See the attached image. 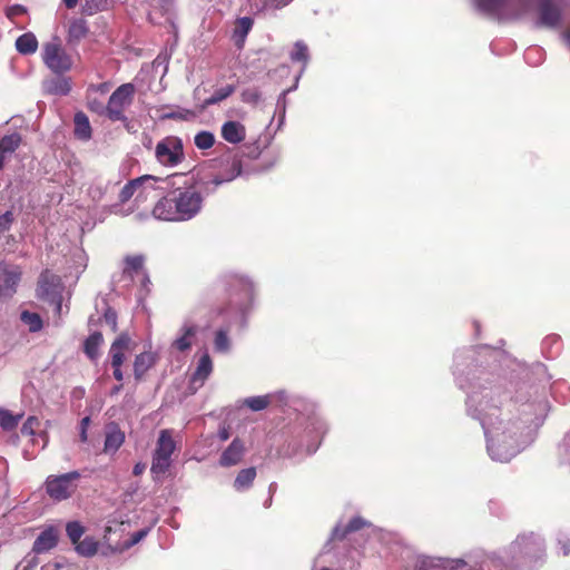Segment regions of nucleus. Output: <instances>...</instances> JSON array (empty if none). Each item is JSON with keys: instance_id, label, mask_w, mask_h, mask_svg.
<instances>
[{"instance_id": "1", "label": "nucleus", "mask_w": 570, "mask_h": 570, "mask_svg": "<svg viewBox=\"0 0 570 570\" xmlns=\"http://www.w3.org/2000/svg\"><path fill=\"white\" fill-rule=\"evenodd\" d=\"M160 180L166 184L169 193L154 206L153 215L156 218L184 222L194 218L200 212L204 199L193 176L175 173Z\"/></svg>"}, {"instance_id": "2", "label": "nucleus", "mask_w": 570, "mask_h": 570, "mask_svg": "<svg viewBox=\"0 0 570 570\" xmlns=\"http://www.w3.org/2000/svg\"><path fill=\"white\" fill-rule=\"evenodd\" d=\"M176 449L171 430H161L153 454L150 471L155 475L165 474L171 464V454Z\"/></svg>"}, {"instance_id": "3", "label": "nucleus", "mask_w": 570, "mask_h": 570, "mask_svg": "<svg viewBox=\"0 0 570 570\" xmlns=\"http://www.w3.org/2000/svg\"><path fill=\"white\" fill-rule=\"evenodd\" d=\"M80 476L78 471L61 475H49L45 482L46 492L55 501L67 500L76 492L77 481Z\"/></svg>"}, {"instance_id": "4", "label": "nucleus", "mask_w": 570, "mask_h": 570, "mask_svg": "<svg viewBox=\"0 0 570 570\" xmlns=\"http://www.w3.org/2000/svg\"><path fill=\"white\" fill-rule=\"evenodd\" d=\"M157 161L165 167H175L185 160L183 140L177 136H166L155 147Z\"/></svg>"}, {"instance_id": "5", "label": "nucleus", "mask_w": 570, "mask_h": 570, "mask_svg": "<svg viewBox=\"0 0 570 570\" xmlns=\"http://www.w3.org/2000/svg\"><path fill=\"white\" fill-rule=\"evenodd\" d=\"M45 65L56 75H62L71 69L72 60L61 46L59 39L46 42L42 48Z\"/></svg>"}, {"instance_id": "6", "label": "nucleus", "mask_w": 570, "mask_h": 570, "mask_svg": "<svg viewBox=\"0 0 570 570\" xmlns=\"http://www.w3.org/2000/svg\"><path fill=\"white\" fill-rule=\"evenodd\" d=\"M136 88L132 83L120 85L109 97L108 119L111 121H125V109L129 107L135 97Z\"/></svg>"}, {"instance_id": "7", "label": "nucleus", "mask_w": 570, "mask_h": 570, "mask_svg": "<svg viewBox=\"0 0 570 570\" xmlns=\"http://www.w3.org/2000/svg\"><path fill=\"white\" fill-rule=\"evenodd\" d=\"M21 275L22 272L19 266L0 263V299L13 296Z\"/></svg>"}, {"instance_id": "8", "label": "nucleus", "mask_w": 570, "mask_h": 570, "mask_svg": "<svg viewBox=\"0 0 570 570\" xmlns=\"http://www.w3.org/2000/svg\"><path fill=\"white\" fill-rule=\"evenodd\" d=\"M135 345V342L127 332L120 333L109 348L111 366H122L126 361V354L131 352Z\"/></svg>"}, {"instance_id": "9", "label": "nucleus", "mask_w": 570, "mask_h": 570, "mask_svg": "<svg viewBox=\"0 0 570 570\" xmlns=\"http://www.w3.org/2000/svg\"><path fill=\"white\" fill-rule=\"evenodd\" d=\"M538 12V27L556 28L561 21L560 8L551 0H541Z\"/></svg>"}, {"instance_id": "10", "label": "nucleus", "mask_w": 570, "mask_h": 570, "mask_svg": "<svg viewBox=\"0 0 570 570\" xmlns=\"http://www.w3.org/2000/svg\"><path fill=\"white\" fill-rule=\"evenodd\" d=\"M513 548L528 557H537L543 551V542L534 534L519 535Z\"/></svg>"}, {"instance_id": "11", "label": "nucleus", "mask_w": 570, "mask_h": 570, "mask_svg": "<svg viewBox=\"0 0 570 570\" xmlns=\"http://www.w3.org/2000/svg\"><path fill=\"white\" fill-rule=\"evenodd\" d=\"M244 454V442L240 439L236 438L222 453L219 458V464L224 468L236 465L243 460Z\"/></svg>"}, {"instance_id": "12", "label": "nucleus", "mask_w": 570, "mask_h": 570, "mask_svg": "<svg viewBox=\"0 0 570 570\" xmlns=\"http://www.w3.org/2000/svg\"><path fill=\"white\" fill-rule=\"evenodd\" d=\"M220 135L227 142L236 145L245 139L246 128L238 121L229 120L222 126Z\"/></svg>"}, {"instance_id": "13", "label": "nucleus", "mask_w": 570, "mask_h": 570, "mask_svg": "<svg viewBox=\"0 0 570 570\" xmlns=\"http://www.w3.org/2000/svg\"><path fill=\"white\" fill-rule=\"evenodd\" d=\"M157 355L153 352H142L136 355L134 361V375L136 381H141L145 374L156 364Z\"/></svg>"}, {"instance_id": "14", "label": "nucleus", "mask_w": 570, "mask_h": 570, "mask_svg": "<svg viewBox=\"0 0 570 570\" xmlns=\"http://www.w3.org/2000/svg\"><path fill=\"white\" fill-rule=\"evenodd\" d=\"M249 293L248 284L239 277H230L224 287V294L230 298H235L236 303L245 298Z\"/></svg>"}, {"instance_id": "15", "label": "nucleus", "mask_w": 570, "mask_h": 570, "mask_svg": "<svg viewBox=\"0 0 570 570\" xmlns=\"http://www.w3.org/2000/svg\"><path fill=\"white\" fill-rule=\"evenodd\" d=\"M253 26L254 20L250 17H242L235 20L232 38L238 49L244 47L247 35Z\"/></svg>"}, {"instance_id": "16", "label": "nucleus", "mask_w": 570, "mask_h": 570, "mask_svg": "<svg viewBox=\"0 0 570 570\" xmlns=\"http://www.w3.org/2000/svg\"><path fill=\"white\" fill-rule=\"evenodd\" d=\"M58 543V534L53 528L42 531L33 542L32 551L42 553L51 550Z\"/></svg>"}, {"instance_id": "17", "label": "nucleus", "mask_w": 570, "mask_h": 570, "mask_svg": "<svg viewBox=\"0 0 570 570\" xmlns=\"http://www.w3.org/2000/svg\"><path fill=\"white\" fill-rule=\"evenodd\" d=\"M147 180H160L159 177H155L151 175H144L138 178L129 180L120 190L118 195V199L121 204L127 203L135 194L138 187H140Z\"/></svg>"}, {"instance_id": "18", "label": "nucleus", "mask_w": 570, "mask_h": 570, "mask_svg": "<svg viewBox=\"0 0 570 570\" xmlns=\"http://www.w3.org/2000/svg\"><path fill=\"white\" fill-rule=\"evenodd\" d=\"M104 344V335L101 332L91 333L83 342V353L87 357L95 362L98 360L100 353L99 348Z\"/></svg>"}, {"instance_id": "19", "label": "nucleus", "mask_w": 570, "mask_h": 570, "mask_svg": "<svg viewBox=\"0 0 570 570\" xmlns=\"http://www.w3.org/2000/svg\"><path fill=\"white\" fill-rule=\"evenodd\" d=\"M125 442V434L116 425L106 433L104 452L115 453Z\"/></svg>"}, {"instance_id": "20", "label": "nucleus", "mask_w": 570, "mask_h": 570, "mask_svg": "<svg viewBox=\"0 0 570 570\" xmlns=\"http://www.w3.org/2000/svg\"><path fill=\"white\" fill-rule=\"evenodd\" d=\"M43 88L47 94L66 96L71 90V85L67 78H52L43 82Z\"/></svg>"}, {"instance_id": "21", "label": "nucleus", "mask_w": 570, "mask_h": 570, "mask_svg": "<svg viewBox=\"0 0 570 570\" xmlns=\"http://www.w3.org/2000/svg\"><path fill=\"white\" fill-rule=\"evenodd\" d=\"M145 257L142 255H128L125 257V267L122 273L125 276L134 279V277L144 272Z\"/></svg>"}, {"instance_id": "22", "label": "nucleus", "mask_w": 570, "mask_h": 570, "mask_svg": "<svg viewBox=\"0 0 570 570\" xmlns=\"http://www.w3.org/2000/svg\"><path fill=\"white\" fill-rule=\"evenodd\" d=\"M75 122V136L81 140H88L91 138V126L88 117L85 112L78 111L73 118Z\"/></svg>"}, {"instance_id": "23", "label": "nucleus", "mask_w": 570, "mask_h": 570, "mask_svg": "<svg viewBox=\"0 0 570 570\" xmlns=\"http://www.w3.org/2000/svg\"><path fill=\"white\" fill-rule=\"evenodd\" d=\"M89 32V28L87 26V21L85 19H73L70 21L68 29V41L69 42H79L83 39Z\"/></svg>"}, {"instance_id": "24", "label": "nucleus", "mask_w": 570, "mask_h": 570, "mask_svg": "<svg viewBox=\"0 0 570 570\" xmlns=\"http://www.w3.org/2000/svg\"><path fill=\"white\" fill-rule=\"evenodd\" d=\"M16 48L22 55L35 53L38 49V40L32 32H26L16 40Z\"/></svg>"}, {"instance_id": "25", "label": "nucleus", "mask_w": 570, "mask_h": 570, "mask_svg": "<svg viewBox=\"0 0 570 570\" xmlns=\"http://www.w3.org/2000/svg\"><path fill=\"white\" fill-rule=\"evenodd\" d=\"M256 475V468L254 466L240 470L234 480L235 490L243 491L249 489Z\"/></svg>"}, {"instance_id": "26", "label": "nucleus", "mask_w": 570, "mask_h": 570, "mask_svg": "<svg viewBox=\"0 0 570 570\" xmlns=\"http://www.w3.org/2000/svg\"><path fill=\"white\" fill-rule=\"evenodd\" d=\"M20 321L28 326L29 332L37 333L43 327V321L38 313L30 311H22L20 313Z\"/></svg>"}, {"instance_id": "27", "label": "nucleus", "mask_w": 570, "mask_h": 570, "mask_svg": "<svg viewBox=\"0 0 570 570\" xmlns=\"http://www.w3.org/2000/svg\"><path fill=\"white\" fill-rule=\"evenodd\" d=\"M87 109L98 116H106L108 118V104L104 99L96 97L95 94L87 91Z\"/></svg>"}, {"instance_id": "28", "label": "nucleus", "mask_w": 570, "mask_h": 570, "mask_svg": "<svg viewBox=\"0 0 570 570\" xmlns=\"http://www.w3.org/2000/svg\"><path fill=\"white\" fill-rule=\"evenodd\" d=\"M21 140V136L18 132L3 136L0 139V151L6 156L14 153L19 148Z\"/></svg>"}, {"instance_id": "29", "label": "nucleus", "mask_w": 570, "mask_h": 570, "mask_svg": "<svg viewBox=\"0 0 570 570\" xmlns=\"http://www.w3.org/2000/svg\"><path fill=\"white\" fill-rule=\"evenodd\" d=\"M213 363L208 354H204L198 362L197 368L193 375L194 381H205L212 373Z\"/></svg>"}, {"instance_id": "30", "label": "nucleus", "mask_w": 570, "mask_h": 570, "mask_svg": "<svg viewBox=\"0 0 570 570\" xmlns=\"http://www.w3.org/2000/svg\"><path fill=\"white\" fill-rule=\"evenodd\" d=\"M183 332H184L183 335L180 337L176 338L173 343V346L180 352H184L191 346L190 338L196 335V327L195 326H185L183 328Z\"/></svg>"}, {"instance_id": "31", "label": "nucleus", "mask_w": 570, "mask_h": 570, "mask_svg": "<svg viewBox=\"0 0 570 570\" xmlns=\"http://www.w3.org/2000/svg\"><path fill=\"white\" fill-rule=\"evenodd\" d=\"M235 91V87L233 85H227L223 88L217 89L209 98H207L204 101V108L216 105L226 98H228L230 95H233Z\"/></svg>"}, {"instance_id": "32", "label": "nucleus", "mask_w": 570, "mask_h": 570, "mask_svg": "<svg viewBox=\"0 0 570 570\" xmlns=\"http://www.w3.org/2000/svg\"><path fill=\"white\" fill-rule=\"evenodd\" d=\"M272 402L269 395L252 396L244 400V405L254 412L265 410Z\"/></svg>"}, {"instance_id": "33", "label": "nucleus", "mask_w": 570, "mask_h": 570, "mask_svg": "<svg viewBox=\"0 0 570 570\" xmlns=\"http://www.w3.org/2000/svg\"><path fill=\"white\" fill-rule=\"evenodd\" d=\"M365 527H370V522L361 517H354L348 521V523L342 530V533L337 534V537L340 539H345L350 533L360 531Z\"/></svg>"}, {"instance_id": "34", "label": "nucleus", "mask_w": 570, "mask_h": 570, "mask_svg": "<svg viewBox=\"0 0 570 570\" xmlns=\"http://www.w3.org/2000/svg\"><path fill=\"white\" fill-rule=\"evenodd\" d=\"M507 1L508 0H475L478 8L488 14L498 13Z\"/></svg>"}, {"instance_id": "35", "label": "nucleus", "mask_w": 570, "mask_h": 570, "mask_svg": "<svg viewBox=\"0 0 570 570\" xmlns=\"http://www.w3.org/2000/svg\"><path fill=\"white\" fill-rule=\"evenodd\" d=\"M98 550L97 542L91 538H85L76 543V551L83 557H92Z\"/></svg>"}, {"instance_id": "36", "label": "nucleus", "mask_w": 570, "mask_h": 570, "mask_svg": "<svg viewBox=\"0 0 570 570\" xmlns=\"http://www.w3.org/2000/svg\"><path fill=\"white\" fill-rule=\"evenodd\" d=\"M291 60L294 62H302L303 65L307 63L308 48L304 42H302V41L295 42L294 49L291 52Z\"/></svg>"}, {"instance_id": "37", "label": "nucleus", "mask_w": 570, "mask_h": 570, "mask_svg": "<svg viewBox=\"0 0 570 570\" xmlns=\"http://www.w3.org/2000/svg\"><path fill=\"white\" fill-rule=\"evenodd\" d=\"M21 419V415L14 416L8 410L0 409V426L6 431L13 430Z\"/></svg>"}, {"instance_id": "38", "label": "nucleus", "mask_w": 570, "mask_h": 570, "mask_svg": "<svg viewBox=\"0 0 570 570\" xmlns=\"http://www.w3.org/2000/svg\"><path fill=\"white\" fill-rule=\"evenodd\" d=\"M67 535L69 537L70 541L76 544L78 541H80L85 528L78 522V521H71L68 522L66 525Z\"/></svg>"}, {"instance_id": "39", "label": "nucleus", "mask_w": 570, "mask_h": 570, "mask_svg": "<svg viewBox=\"0 0 570 570\" xmlns=\"http://www.w3.org/2000/svg\"><path fill=\"white\" fill-rule=\"evenodd\" d=\"M194 141L198 149H209L215 144V137L209 131H200L195 136Z\"/></svg>"}, {"instance_id": "40", "label": "nucleus", "mask_w": 570, "mask_h": 570, "mask_svg": "<svg viewBox=\"0 0 570 570\" xmlns=\"http://www.w3.org/2000/svg\"><path fill=\"white\" fill-rule=\"evenodd\" d=\"M214 344L216 351L227 352L229 350V338L227 336V333L223 330L217 331Z\"/></svg>"}, {"instance_id": "41", "label": "nucleus", "mask_w": 570, "mask_h": 570, "mask_svg": "<svg viewBox=\"0 0 570 570\" xmlns=\"http://www.w3.org/2000/svg\"><path fill=\"white\" fill-rule=\"evenodd\" d=\"M242 101L249 105H257L262 98L261 92L255 88L245 89L242 95Z\"/></svg>"}, {"instance_id": "42", "label": "nucleus", "mask_w": 570, "mask_h": 570, "mask_svg": "<svg viewBox=\"0 0 570 570\" xmlns=\"http://www.w3.org/2000/svg\"><path fill=\"white\" fill-rule=\"evenodd\" d=\"M14 222V215L11 210H7L0 216V236L9 232Z\"/></svg>"}, {"instance_id": "43", "label": "nucleus", "mask_w": 570, "mask_h": 570, "mask_svg": "<svg viewBox=\"0 0 570 570\" xmlns=\"http://www.w3.org/2000/svg\"><path fill=\"white\" fill-rule=\"evenodd\" d=\"M147 533H148V529H141V530L132 533L131 538L124 543L122 549H129L132 546L137 544L147 535Z\"/></svg>"}, {"instance_id": "44", "label": "nucleus", "mask_w": 570, "mask_h": 570, "mask_svg": "<svg viewBox=\"0 0 570 570\" xmlns=\"http://www.w3.org/2000/svg\"><path fill=\"white\" fill-rule=\"evenodd\" d=\"M104 320L105 322L110 326L112 332H117V313L112 308H107L104 313Z\"/></svg>"}, {"instance_id": "45", "label": "nucleus", "mask_w": 570, "mask_h": 570, "mask_svg": "<svg viewBox=\"0 0 570 570\" xmlns=\"http://www.w3.org/2000/svg\"><path fill=\"white\" fill-rule=\"evenodd\" d=\"M47 285H48V272L42 273L39 278L38 289H37L38 297L43 298V297L48 296L49 289H48Z\"/></svg>"}, {"instance_id": "46", "label": "nucleus", "mask_w": 570, "mask_h": 570, "mask_svg": "<svg viewBox=\"0 0 570 570\" xmlns=\"http://www.w3.org/2000/svg\"><path fill=\"white\" fill-rule=\"evenodd\" d=\"M110 88H111V83L106 81V82H101L98 85H90L87 91L95 94V95L100 94L101 96H105L108 94Z\"/></svg>"}, {"instance_id": "47", "label": "nucleus", "mask_w": 570, "mask_h": 570, "mask_svg": "<svg viewBox=\"0 0 570 570\" xmlns=\"http://www.w3.org/2000/svg\"><path fill=\"white\" fill-rule=\"evenodd\" d=\"M193 112L189 110H183V111H173L165 114L163 116V119H173V120H186L188 116H191Z\"/></svg>"}, {"instance_id": "48", "label": "nucleus", "mask_w": 570, "mask_h": 570, "mask_svg": "<svg viewBox=\"0 0 570 570\" xmlns=\"http://www.w3.org/2000/svg\"><path fill=\"white\" fill-rule=\"evenodd\" d=\"M26 12L27 9L23 6L14 4L7 10V17L12 20L18 16L24 14Z\"/></svg>"}, {"instance_id": "49", "label": "nucleus", "mask_w": 570, "mask_h": 570, "mask_svg": "<svg viewBox=\"0 0 570 570\" xmlns=\"http://www.w3.org/2000/svg\"><path fill=\"white\" fill-rule=\"evenodd\" d=\"M38 421L36 417L31 416L29 417L21 428V433L23 435H31L33 434V425L37 424Z\"/></svg>"}, {"instance_id": "50", "label": "nucleus", "mask_w": 570, "mask_h": 570, "mask_svg": "<svg viewBox=\"0 0 570 570\" xmlns=\"http://www.w3.org/2000/svg\"><path fill=\"white\" fill-rule=\"evenodd\" d=\"M39 564V560L37 557H32L28 560H26V564H18L16 570H36V568Z\"/></svg>"}, {"instance_id": "51", "label": "nucleus", "mask_w": 570, "mask_h": 570, "mask_svg": "<svg viewBox=\"0 0 570 570\" xmlns=\"http://www.w3.org/2000/svg\"><path fill=\"white\" fill-rule=\"evenodd\" d=\"M89 423H90V417L89 416H86V417H83L80 421V434H79V436H80V441L81 442H87V440H88L87 430H88Z\"/></svg>"}, {"instance_id": "52", "label": "nucleus", "mask_w": 570, "mask_h": 570, "mask_svg": "<svg viewBox=\"0 0 570 570\" xmlns=\"http://www.w3.org/2000/svg\"><path fill=\"white\" fill-rule=\"evenodd\" d=\"M112 367V374H114V377L115 380H117L118 382H122L124 380V373L121 371V366H111Z\"/></svg>"}, {"instance_id": "53", "label": "nucleus", "mask_w": 570, "mask_h": 570, "mask_svg": "<svg viewBox=\"0 0 570 570\" xmlns=\"http://www.w3.org/2000/svg\"><path fill=\"white\" fill-rule=\"evenodd\" d=\"M145 468H146V466H145V464H142V463H137V464H135V466H134L132 473H134L135 475H140V474L144 472Z\"/></svg>"}, {"instance_id": "54", "label": "nucleus", "mask_w": 570, "mask_h": 570, "mask_svg": "<svg viewBox=\"0 0 570 570\" xmlns=\"http://www.w3.org/2000/svg\"><path fill=\"white\" fill-rule=\"evenodd\" d=\"M62 2L68 9H73L77 6L78 0H62Z\"/></svg>"}, {"instance_id": "55", "label": "nucleus", "mask_w": 570, "mask_h": 570, "mask_svg": "<svg viewBox=\"0 0 570 570\" xmlns=\"http://www.w3.org/2000/svg\"><path fill=\"white\" fill-rule=\"evenodd\" d=\"M233 168L236 169V176L240 175L242 173V166H240V163L239 161H234L233 163Z\"/></svg>"}, {"instance_id": "56", "label": "nucleus", "mask_w": 570, "mask_h": 570, "mask_svg": "<svg viewBox=\"0 0 570 570\" xmlns=\"http://www.w3.org/2000/svg\"><path fill=\"white\" fill-rule=\"evenodd\" d=\"M121 389H122V384L121 383L119 385L114 386L112 390H111V395L118 394L121 391Z\"/></svg>"}, {"instance_id": "57", "label": "nucleus", "mask_w": 570, "mask_h": 570, "mask_svg": "<svg viewBox=\"0 0 570 570\" xmlns=\"http://www.w3.org/2000/svg\"><path fill=\"white\" fill-rule=\"evenodd\" d=\"M6 155L0 151V170L3 168Z\"/></svg>"}, {"instance_id": "58", "label": "nucleus", "mask_w": 570, "mask_h": 570, "mask_svg": "<svg viewBox=\"0 0 570 570\" xmlns=\"http://www.w3.org/2000/svg\"><path fill=\"white\" fill-rule=\"evenodd\" d=\"M563 37L570 43V30H566Z\"/></svg>"}, {"instance_id": "59", "label": "nucleus", "mask_w": 570, "mask_h": 570, "mask_svg": "<svg viewBox=\"0 0 570 570\" xmlns=\"http://www.w3.org/2000/svg\"><path fill=\"white\" fill-rule=\"evenodd\" d=\"M223 181H224L223 179H218V178H216V179L214 180V184H215V185H220Z\"/></svg>"}, {"instance_id": "60", "label": "nucleus", "mask_w": 570, "mask_h": 570, "mask_svg": "<svg viewBox=\"0 0 570 570\" xmlns=\"http://www.w3.org/2000/svg\"><path fill=\"white\" fill-rule=\"evenodd\" d=\"M291 1H292V0H284V1H281L279 3H281L282 6H286V4H287V3H289Z\"/></svg>"}, {"instance_id": "61", "label": "nucleus", "mask_w": 570, "mask_h": 570, "mask_svg": "<svg viewBox=\"0 0 570 570\" xmlns=\"http://www.w3.org/2000/svg\"><path fill=\"white\" fill-rule=\"evenodd\" d=\"M225 311H226V308H225V307H218V314H222V313H224Z\"/></svg>"}, {"instance_id": "62", "label": "nucleus", "mask_w": 570, "mask_h": 570, "mask_svg": "<svg viewBox=\"0 0 570 570\" xmlns=\"http://www.w3.org/2000/svg\"><path fill=\"white\" fill-rule=\"evenodd\" d=\"M227 438H228V434H227V433H223V434H222V439H223V440H226Z\"/></svg>"}, {"instance_id": "63", "label": "nucleus", "mask_w": 570, "mask_h": 570, "mask_svg": "<svg viewBox=\"0 0 570 570\" xmlns=\"http://www.w3.org/2000/svg\"><path fill=\"white\" fill-rule=\"evenodd\" d=\"M147 282H149V278H148L147 275H144V284L147 283Z\"/></svg>"}, {"instance_id": "64", "label": "nucleus", "mask_w": 570, "mask_h": 570, "mask_svg": "<svg viewBox=\"0 0 570 570\" xmlns=\"http://www.w3.org/2000/svg\"><path fill=\"white\" fill-rule=\"evenodd\" d=\"M485 424H487V423H485V420L483 419V420H482V425H483L484 428H485Z\"/></svg>"}]
</instances>
